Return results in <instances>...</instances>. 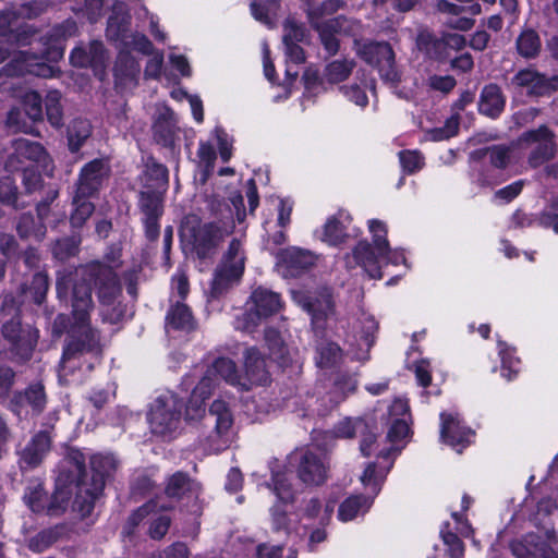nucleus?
Listing matches in <instances>:
<instances>
[{
  "label": "nucleus",
  "mask_w": 558,
  "mask_h": 558,
  "mask_svg": "<svg viewBox=\"0 0 558 558\" xmlns=\"http://www.w3.org/2000/svg\"><path fill=\"white\" fill-rule=\"evenodd\" d=\"M199 486L186 473L177 472L167 482L165 493L171 499H181L186 495L197 497Z\"/></svg>",
  "instance_id": "30"
},
{
  "label": "nucleus",
  "mask_w": 558,
  "mask_h": 558,
  "mask_svg": "<svg viewBox=\"0 0 558 558\" xmlns=\"http://www.w3.org/2000/svg\"><path fill=\"white\" fill-rule=\"evenodd\" d=\"M318 365L320 367H330L336 365L342 356L340 347L330 341H323L317 347Z\"/></svg>",
  "instance_id": "46"
},
{
  "label": "nucleus",
  "mask_w": 558,
  "mask_h": 558,
  "mask_svg": "<svg viewBox=\"0 0 558 558\" xmlns=\"http://www.w3.org/2000/svg\"><path fill=\"white\" fill-rule=\"evenodd\" d=\"M515 46L520 56L532 59L539 54L542 41L535 29L526 28L518 36Z\"/></svg>",
  "instance_id": "37"
},
{
  "label": "nucleus",
  "mask_w": 558,
  "mask_h": 558,
  "mask_svg": "<svg viewBox=\"0 0 558 558\" xmlns=\"http://www.w3.org/2000/svg\"><path fill=\"white\" fill-rule=\"evenodd\" d=\"M441 538L447 546V553L450 558H463L464 557V544L452 532H441Z\"/></svg>",
  "instance_id": "59"
},
{
  "label": "nucleus",
  "mask_w": 558,
  "mask_h": 558,
  "mask_svg": "<svg viewBox=\"0 0 558 558\" xmlns=\"http://www.w3.org/2000/svg\"><path fill=\"white\" fill-rule=\"evenodd\" d=\"M371 504L372 501L365 496H351L340 505L338 517L344 522L353 520L360 512H365Z\"/></svg>",
  "instance_id": "42"
},
{
  "label": "nucleus",
  "mask_w": 558,
  "mask_h": 558,
  "mask_svg": "<svg viewBox=\"0 0 558 558\" xmlns=\"http://www.w3.org/2000/svg\"><path fill=\"white\" fill-rule=\"evenodd\" d=\"M13 11L16 14V20H35L46 11V5L41 1L33 0L21 3L19 8Z\"/></svg>",
  "instance_id": "56"
},
{
  "label": "nucleus",
  "mask_w": 558,
  "mask_h": 558,
  "mask_svg": "<svg viewBox=\"0 0 558 558\" xmlns=\"http://www.w3.org/2000/svg\"><path fill=\"white\" fill-rule=\"evenodd\" d=\"M513 81L524 87L526 94L533 96H544L558 90V75L547 78L541 72H518Z\"/></svg>",
  "instance_id": "22"
},
{
  "label": "nucleus",
  "mask_w": 558,
  "mask_h": 558,
  "mask_svg": "<svg viewBox=\"0 0 558 558\" xmlns=\"http://www.w3.org/2000/svg\"><path fill=\"white\" fill-rule=\"evenodd\" d=\"M169 172L166 166L157 162L154 158H148L146 170L144 172V182L146 190H157L165 193L168 186Z\"/></svg>",
  "instance_id": "32"
},
{
  "label": "nucleus",
  "mask_w": 558,
  "mask_h": 558,
  "mask_svg": "<svg viewBox=\"0 0 558 558\" xmlns=\"http://www.w3.org/2000/svg\"><path fill=\"white\" fill-rule=\"evenodd\" d=\"M282 32V44L305 43L308 37L305 25L290 16L284 20Z\"/></svg>",
  "instance_id": "44"
},
{
  "label": "nucleus",
  "mask_w": 558,
  "mask_h": 558,
  "mask_svg": "<svg viewBox=\"0 0 558 558\" xmlns=\"http://www.w3.org/2000/svg\"><path fill=\"white\" fill-rule=\"evenodd\" d=\"M172 506L166 504H159L158 501L150 500L143 506L138 507L128 520V527L134 529L136 527L149 513L154 511H167L171 509Z\"/></svg>",
  "instance_id": "51"
},
{
  "label": "nucleus",
  "mask_w": 558,
  "mask_h": 558,
  "mask_svg": "<svg viewBox=\"0 0 558 558\" xmlns=\"http://www.w3.org/2000/svg\"><path fill=\"white\" fill-rule=\"evenodd\" d=\"M57 541V534L52 530H44L32 537L28 548L35 553H41L49 548Z\"/></svg>",
  "instance_id": "57"
},
{
  "label": "nucleus",
  "mask_w": 558,
  "mask_h": 558,
  "mask_svg": "<svg viewBox=\"0 0 558 558\" xmlns=\"http://www.w3.org/2000/svg\"><path fill=\"white\" fill-rule=\"evenodd\" d=\"M22 183L26 193H33L41 187V175L34 167L24 168Z\"/></svg>",
  "instance_id": "63"
},
{
  "label": "nucleus",
  "mask_w": 558,
  "mask_h": 558,
  "mask_svg": "<svg viewBox=\"0 0 558 558\" xmlns=\"http://www.w3.org/2000/svg\"><path fill=\"white\" fill-rule=\"evenodd\" d=\"M416 48L429 60L445 63L449 60L445 40L428 29H421L415 39Z\"/></svg>",
  "instance_id": "25"
},
{
  "label": "nucleus",
  "mask_w": 558,
  "mask_h": 558,
  "mask_svg": "<svg viewBox=\"0 0 558 558\" xmlns=\"http://www.w3.org/2000/svg\"><path fill=\"white\" fill-rule=\"evenodd\" d=\"M301 44L302 43L283 44L287 64L300 65L305 63L306 53Z\"/></svg>",
  "instance_id": "62"
},
{
  "label": "nucleus",
  "mask_w": 558,
  "mask_h": 558,
  "mask_svg": "<svg viewBox=\"0 0 558 558\" xmlns=\"http://www.w3.org/2000/svg\"><path fill=\"white\" fill-rule=\"evenodd\" d=\"M183 403L173 393L159 396L151 404L148 422L150 430L160 436L172 435L180 425Z\"/></svg>",
  "instance_id": "9"
},
{
  "label": "nucleus",
  "mask_w": 558,
  "mask_h": 558,
  "mask_svg": "<svg viewBox=\"0 0 558 558\" xmlns=\"http://www.w3.org/2000/svg\"><path fill=\"white\" fill-rule=\"evenodd\" d=\"M251 302L252 306L235 322V328L246 332H252L263 318L276 314L281 307L280 295L264 288L253 291Z\"/></svg>",
  "instance_id": "12"
},
{
  "label": "nucleus",
  "mask_w": 558,
  "mask_h": 558,
  "mask_svg": "<svg viewBox=\"0 0 558 558\" xmlns=\"http://www.w3.org/2000/svg\"><path fill=\"white\" fill-rule=\"evenodd\" d=\"M48 289L49 279L47 274L38 271L34 274L29 284H23L21 287V292L34 303L41 304L46 299Z\"/></svg>",
  "instance_id": "38"
},
{
  "label": "nucleus",
  "mask_w": 558,
  "mask_h": 558,
  "mask_svg": "<svg viewBox=\"0 0 558 558\" xmlns=\"http://www.w3.org/2000/svg\"><path fill=\"white\" fill-rule=\"evenodd\" d=\"M85 454L77 449L69 450L64 464L69 472L68 478L70 482H75L77 486V493H81V486L83 483H87L85 480Z\"/></svg>",
  "instance_id": "35"
},
{
  "label": "nucleus",
  "mask_w": 558,
  "mask_h": 558,
  "mask_svg": "<svg viewBox=\"0 0 558 558\" xmlns=\"http://www.w3.org/2000/svg\"><path fill=\"white\" fill-rule=\"evenodd\" d=\"M77 34V24L73 19H66L53 25L40 37V52L21 51L22 59L29 65L38 66V70H60L52 63L63 58L65 41Z\"/></svg>",
  "instance_id": "6"
},
{
  "label": "nucleus",
  "mask_w": 558,
  "mask_h": 558,
  "mask_svg": "<svg viewBox=\"0 0 558 558\" xmlns=\"http://www.w3.org/2000/svg\"><path fill=\"white\" fill-rule=\"evenodd\" d=\"M92 134V125L86 119H74L68 128L69 148L76 153Z\"/></svg>",
  "instance_id": "39"
},
{
  "label": "nucleus",
  "mask_w": 558,
  "mask_h": 558,
  "mask_svg": "<svg viewBox=\"0 0 558 558\" xmlns=\"http://www.w3.org/2000/svg\"><path fill=\"white\" fill-rule=\"evenodd\" d=\"M71 498V493L63 488H58L49 498L45 512L49 515H59L65 511Z\"/></svg>",
  "instance_id": "54"
},
{
  "label": "nucleus",
  "mask_w": 558,
  "mask_h": 558,
  "mask_svg": "<svg viewBox=\"0 0 558 558\" xmlns=\"http://www.w3.org/2000/svg\"><path fill=\"white\" fill-rule=\"evenodd\" d=\"M215 373L221 378H223L227 383L233 386H240L241 388H247L246 383H242V378L238 375L235 363L227 357H219L214 363L213 366L207 371L205 376L210 377V375Z\"/></svg>",
  "instance_id": "36"
},
{
  "label": "nucleus",
  "mask_w": 558,
  "mask_h": 558,
  "mask_svg": "<svg viewBox=\"0 0 558 558\" xmlns=\"http://www.w3.org/2000/svg\"><path fill=\"white\" fill-rule=\"evenodd\" d=\"M440 437L444 442L454 448L459 453L470 444L473 432L463 426L457 413L440 414Z\"/></svg>",
  "instance_id": "18"
},
{
  "label": "nucleus",
  "mask_w": 558,
  "mask_h": 558,
  "mask_svg": "<svg viewBox=\"0 0 558 558\" xmlns=\"http://www.w3.org/2000/svg\"><path fill=\"white\" fill-rule=\"evenodd\" d=\"M13 148L14 154L9 160L10 166H12L14 158H16L19 160L26 159L47 167L48 155L41 144L21 137L13 141Z\"/></svg>",
  "instance_id": "28"
},
{
  "label": "nucleus",
  "mask_w": 558,
  "mask_h": 558,
  "mask_svg": "<svg viewBox=\"0 0 558 558\" xmlns=\"http://www.w3.org/2000/svg\"><path fill=\"white\" fill-rule=\"evenodd\" d=\"M381 262V256L378 255L375 244L371 245L366 241H361L353 250L352 255L347 256L348 268L360 265L373 279L383 277L380 271Z\"/></svg>",
  "instance_id": "19"
},
{
  "label": "nucleus",
  "mask_w": 558,
  "mask_h": 558,
  "mask_svg": "<svg viewBox=\"0 0 558 558\" xmlns=\"http://www.w3.org/2000/svg\"><path fill=\"white\" fill-rule=\"evenodd\" d=\"M279 263L290 276H299L302 271L314 265V255L298 247L282 250L279 255Z\"/></svg>",
  "instance_id": "26"
},
{
  "label": "nucleus",
  "mask_w": 558,
  "mask_h": 558,
  "mask_svg": "<svg viewBox=\"0 0 558 558\" xmlns=\"http://www.w3.org/2000/svg\"><path fill=\"white\" fill-rule=\"evenodd\" d=\"M314 27L326 53V58L335 57L340 50L337 37H348L353 41L356 56L373 70H393L396 52L386 40H364L365 25L361 20L344 14L332 16L329 21L315 23Z\"/></svg>",
  "instance_id": "2"
},
{
  "label": "nucleus",
  "mask_w": 558,
  "mask_h": 558,
  "mask_svg": "<svg viewBox=\"0 0 558 558\" xmlns=\"http://www.w3.org/2000/svg\"><path fill=\"white\" fill-rule=\"evenodd\" d=\"M153 129L154 138L158 144L165 147H172L174 145L178 128L172 110L163 108L159 111Z\"/></svg>",
  "instance_id": "27"
},
{
  "label": "nucleus",
  "mask_w": 558,
  "mask_h": 558,
  "mask_svg": "<svg viewBox=\"0 0 558 558\" xmlns=\"http://www.w3.org/2000/svg\"><path fill=\"white\" fill-rule=\"evenodd\" d=\"M504 106L505 100L497 85L490 84L484 87L478 102V110L481 113L490 118H496L504 110Z\"/></svg>",
  "instance_id": "31"
},
{
  "label": "nucleus",
  "mask_w": 558,
  "mask_h": 558,
  "mask_svg": "<svg viewBox=\"0 0 558 558\" xmlns=\"http://www.w3.org/2000/svg\"><path fill=\"white\" fill-rule=\"evenodd\" d=\"M163 192L157 190H144L140 193L138 207L144 215L146 238L156 241L159 236V218L162 215Z\"/></svg>",
  "instance_id": "17"
},
{
  "label": "nucleus",
  "mask_w": 558,
  "mask_h": 558,
  "mask_svg": "<svg viewBox=\"0 0 558 558\" xmlns=\"http://www.w3.org/2000/svg\"><path fill=\"white\" fill-rule=\"evenodd\" d=\"M498 348L499 355L501 357L502 376L507 380H512L519 372L517 366L520 361L513 356V350L510 349L505 342L498 341Z\"/></svg>",
  "instance_id": "48"
},
{
  "label": "nucleus",
  "mask_w": 558,
  "mask_h": 558,
  "mask_svg": "<svg viewBox=\"0 0 558 558\" xmlns=\"http://www.w3.org/2000/svg\"><path fill=\"white\" fill-rule=\"evenodd\" d=\"M2 335L8 340L9 350L15 361H27L31 359L37 343L38 330L31 326L21 327L20 320L11 319L2 326Z\"/></svg>",
  "instance_id": "13"
},
{
  "label": "nucleus",
  "mask_w": 558,
  "mask_h": 558,
  "mask_svg": "<svg viewBox=\"0 0 558 558\" xmlns=\"http://www.w3.org/2000/svg\"><path fill=\"white\" fill-rule=\"evenodd\" d=\"M80 239L76 236H69L57 240L52 246V254L60 260H65L78 252Z\"/></svg>",
  "instance_id": "53"
},
{
  "label": "nucleus",
  "mask_w": 558,
  "mask_h": 558,
  "mask_svg": "<svg viewBox=\"0 0 558 558\" xmlns=\"http://www.w3.org/2000/svg\"><path fill=\"white\" fill-rule=\"evenodd\" d=\"M109 51L99 39L88 44L80 43L70 53V62L74 68L90 70H107Z\"/></svg>",
  "instance_id": "15"
},
{
  "label": "nucleus",
  "mask_w": 558,
  "mask_h": 558,
  "mask_svg": "<svg viewBox=\"0 0 558 558\" xmlns=\"http://www.w3.org/2000/svg\"><path fill=\"white\" fill-rule=\"evenodd\" d=\"M167 328H173L175 330L192 331L195 328V322L190 308L178 302L169 310L166 317Z\"/></svg>",
  "instance_id": "33"
},
{
  "label": "nucleus",
  "mask_w": 558,
  "mask_h": 558,
  "mask_svg": "<svg viewBox=\"0 0 558 558\" xmlns=\"http://www.w3.org/2000/svg\"><path fill=\"white\" fill-rule=\"evenodd\" d=\"M265 75L272 87L282 89V93L278 94L276 98L288 97L298 78V72H265Z\"/></svg>",
  "instance_id": "47"
},
{
  "label": "nucleus",
  "mask_w": 558,
  "mask_h": 558,
  "mask_svg": "<svg viewBox=\"0 0 558 558\" xmlns=\"http://www.w3.org/2000/svg\"><path fill=\"white\" fill-rule=\"evenodd\" d=\"M350 221V216L342 211L330 217L324 225L323 241L330 245L343 243L349 236L347 229Z\"/></svg>",
  "instance_id": "29"
},
{
  "label": "nucleus",
  "mask_w": 558,
  "mask_h": 558,
  "mask_svg": "<svg viewBox=\"0 0 558 558\" xmlns=\"http://www.w3.org/2000/svg\"><path fill=\"white\" fill-rule=\"evenodd\" d=\"M521 148L529 149L527 162L532 168H537L550 159L557 153L554 132L546 125L523 132L518 138Z\"/></svg>",
  "instance_id": "11"
},
{
  "label": "nucleus",
  "mask_w": 558,
  "mask_h": 558,
  "mask_svg": "<svg viewBox=\"0 0 558 558\" xmlns=\"http://www.w3.org/2000/svg\"><path fill=\"white\" fill-rule=\"evenodd\" d=\"M82 270L86 277L94 281L102 322L120 323L125 316L126 306L120 300L122 288L118 274L98 260L86 264Z\"/></svg>",
  "instance_id": "5"
},
{
  "label": "nucleus",
  "mask_w": 558,
  "mask_h": 558,
  "mask_svg": "<svg viewBox=\"0 0 558 558\" xmlns=\"http://www.w3.org/2000/svg\"><path fill=\"white\" fill-rule=\"evenodd\" d=\"M13 401L17 404H28L35 413H41L47 404L45 387L41 383L29 385L24 392L15 395Z\"/></svg>",
  "instance_id": "34"
},
{
  "label": "nucleus",
  "mask_w": 558,
  "mask_h": 558,
  "mask_svg": "<svg viewBox=\"0 0 558 558\" xmlns=\"http://www.w3.org/2000/svg\"><path fill=\"white\" fill-rule=\"evenodd\" d=\"M131 16L129 14H120L118 12H113L108 17L107 35L114 40L122 39L129 32Z\"/></svg>",
  "instance_id": "45"
},
{
  "label": "nucleus",
  "mask_w": 558,
  "mask_h": 558,
  "mask_svg": "<svg viewBox=\"0 0 558 558\" xmlns=\"http://www.w3.org/2000/svg\"><path fill=\"white\" fill-rule=\"evenodd\" d=\"M25 114L34 122L43 120L41 97L38 93L29 90L22 97Z\"/></svg>",
  "instance_id": "52"
},
{
  "label": "nucleus",
  "mask_w": 558,
  "mask_h": 558,
  "mask_svg": "<svg viewBox=\"0 0 558 558\" xmlns=\"http://www.w3.org/2000/svg\"><path fill=\"white\" fill-rule=\"evenodd\" d=\"M475 154L480 157L487 156L489 158V162L499 169L506 168L510 160V148L504 145H494L485 149L477 150Z\"/></svg>",
  "instance_id": "50"
},
{
  "label": "nucleus",
  "mask_w": 558,
  "mask_h": 558,
  "mask_svg": "<svg viewBox=\"0 0 558 558\" xmlns=\"http://www.w3.org/2000/svg\"><path fill=\"white\" fill-rule=\"evenodd\" d=\"M16 231L23 239L31 235L41 238L45 234V227L37 222L32 214H22L16 223Z\"/></svg>",
  "instance_id": "49"
},
{
  "label": "nucleus",
  "mask_w": 558,
  "mask_h": 558,
  "mask_svg": "<svg viewBox=\"0 0 558 558\" xmlns=\"http://www.w3.org/2000/svg\"><path fill=\"white\" fill-rule=\"evenodd\" d=\"M45 106L49 123L53 128H61L63 125V109L61 106V94L58 90L49 92L46 96Z\"/></svg>",
  "instance_id": "43"
},
{
  "label": "nucleus",
  "mask_w": 558,
  "mask_h": 558,
  "mask_svg": "<svg viewBox=\"0 0 558 558\" xmlns=\"http://www.w3.org/2000/svg\"><path fill=\"white\" fill-rule=\"evenodd\" d=\"M90 482L82 484L81 493L76 494L73 504L82 517L90 514L96 499L102 494L106 478L117 470L118 461L112 454H95L90 458Z\"/></svg>",
  "instance_id": "7"
},
{
  "label": "nucleus",
  "mask_w": 558,
  "mask_h": 558,
  "mask_svg": "<svg viewBox=\"0 0 558 558\" xmlns=\"http://www.w3.org/2000/svg\"><path fill=\"white\" fill-rule=\"evenodd\" d=\"M213 379L204 376L192 392L186 405L185 418L189 421L204 417L205 425H213L214 429L205 439V448L210 452H220L229 447L232 440L233 418L227 403L215 400L205 414L204 400L211 393Z\"/></svg>",
  "instance_id": "3"
},
{
  "label": "nucleus",
  "mask_w": 558,
  "mask_h": 558,
  "mask_svg": "<svg viewBox=\"0 0 558 558\" xmlns=\"http://www.w3.org/2000/svg\"><path fill=\"white\" fill-rule=\"evenodd\" d=\"M51 437L47 430L35 434L20 452V465L22 469L38 466L50 450Z\"/></svg>",
  "instance_id": "21"
},
{
  "label": "nucleus",
  "mask_w": 558,
  "mask_h": 558,
  "mask_svg": "<svg viewBox=\"0 0 558 558\" xmlns=\"http://www.w3.org/2000/svg\"><path fill=\"white\" fill-rule=\"evenodd\" d=\"M459 130V117L452 116L447 119L445 125L442 128L434 129L430 132L432 138L434 141H444L448 140L457 134Z\"/></svg>",
  "instance_id": "60"
},
{
  "label": "nucleus",
  "mask_w": 558,
  "mask_h": 558,
  "mask_svg": "<svg viewBox=\"0 0 558 558\" xmlns=\"http://www.w3.org/2000/svg\"><path fill=\"white\" fill-rule=\"evenodd\" d=\"M270 375L266 361L257 348H248L244 352V378L242 383L247 384L248 390L252 386H263L269 383Z\"/></svg>",
  "instance_id": "20"
},
{
  "label": "nucleus",
  "mask_w": 558,
  "mask_h": 558,
  "mask_svg": "<svg viewBox=\"0 0 558 558\" xmlns=\"http://www.w3.org/2000/svg\"><path fill=\"white\" fill-rule=\"evenodd\" d=\"M399 157L403 169L409 173L420 170L424 165L423 156L415 150L401 151Z\"/></svg>",
  "instance_id": "61"
},
{
  "label": "nucleus",
  "mask_w": 558,
  "mask_h": 558,
  "mask_svg": "<svg viewBox=\"0 0 558 558\" xmlns=\"http://www.w3.org/2000/svg\"><path fill=\"white\" fill-rule=\"evenodd\" d=\"M377 330V323L372 317H366L363 320V328L359 337L360 345L362 348H365L366 351L369 350V348L374 343V335Z\"/></svg>",
  "instance_id": "64"
},
{
  "label": "nucleus",
  "mask_w": 558,
  "mask_h": 558,
  "mask_svg": "<svg viewBox=\"0 0 558 558\" xmlns=\"http://www.w3.org/2000/svg\"><path fill=\"white\" fill-rule=\"evenodd\" d=\"M72 288V315L74 330L63 349L60 363V377L68 376L69 372L84 364L88 371L100 361L102 349L98 332L89 325V314L94 308L92 289L82 279H74L72 272L58 274L56 289L59 300L65 299L68 290Z\"/></svg>",
  "instance_id": "1"
},
{
  "label": "nucleus",
  "mask_w": 558,
  "mask_h": 558,
  "mask_svg": "<svg viewBox=\"0 0 558 558\" xmlns=\"http://www.w3.org/2000/svg\"><path fill=\"white\" fill-rule=\"evenodd\" d=\"M110 174L111 167L108 160L94 159L81 169L75 192L78 196L95 197L108 182Z\"/></svg>",
  "instance_id": "14"
},
{
  "label": "nucleus",
  "mask_w": 558,
  "mask_h": 558,
  "mask_svg": "<svg viewBox=\"0 0 558 558\" xmlns=\"http://www.w3.org/2000/svg\"><path fill=\"white\" fill-rule=\"evenodd\" d=\"M216 221L196 223V218H189L183 227V235L192 240L193 248L199 258L213 256L220 243L233 231L231 209L222 201L213 198L208 202Z\"/></svg>",
  "instance_id": "4"
},
{
  "label": "nucleus",
  "mask_w": 558,
  "mask_h": 558,
  "mask_svg": "<svg viewBox=\"0 0 558 558\" xmlns=\"http://www.w3.org/2000/svg\"><path fill=\"white\" fill-rule=\"evenodd\" d=\"M245 257L240 240L232 239L221 263L214 272L210 295L219 298L238 283L244 272Z\"/></svg>",
  "instance_id": "8"
},
{
  "label": "nucleus",
  "mask_w": 558,
  "mask_h": 558,
  "mask_svg": "<svg viewBox=\"0 0 558 558\" xmlns=\"http://www.w3.org/2000/svg\"><path fill=\"white\" fill-rule=\"evenodd\" d=\"M302 1L303 11L305 12L307 22L314 32H316V28L314 27L315 23L319 24L329 21L331 17H325L336 14L338 11L343 10L347 7V2L344 0H323L320 2H317V0Z\"/></svg>",
  "instance_id": "24"
},
{
  "label": "nucleus",
  "mask_w": 558,
  "mask_h": 558,
  "mask_svg": "<svg viewBox=\"0 0 558 558\" xmlns=\"http://www.w3.org/2000/svg\"><path fill=\"white\" fill-rule=\"evenodd\" d=\"M274 492L278 498L284 502L292 501L294 499V492L291 484L288 482L284 473H276L272 475Z\"/></svg>",
  "instance_id": "55"
},
{
  "label": "nucleus",
  "mask_w": 558,
  "mask_h": 558,
  "mask_svg": "<svg viewBox=\"0 0 558 558\" xmlns=\"http://www.w3.org/2000/svg\"><path fill=\"white\" fill-rule=\"evenodd\" d=\"M89 198V196H78V193L74 192L72 198L74 209L70 217V221L73 227H82L94 213L95 205L88 201Z\"/></svg>",
  "instance_id": "41"
},
{
  "label": "nucleus",
  "mask_w": 558,
  "mask_h": 558,
  "mask_svg": "<svg viewBox=\"0 0 558 558\" xmlns=\"http://www.w3.org/2000/svg\"><path fill=\"white\" fill-rule=\"evenodd\" d=\"M289 461L295 469L299 480L305 485L319 486L328 478L329 462L325 456L311 448L293 451Z\"/></svg>",
  "instance_id": "10"
},
{
  "label": "nucleus",
  "mask_w": 558,
  "mask_h": 558,
  "mask_svg": "<svg viewBox=\"0 0 558 558\" xmlns=\"http://www.w3.org/2000/svg\"><path fill=\"white\" fill-rule=\"evenodd\" d=\"M23 498L33 512H45L48 496L38 478L29 481Z\"/></svg>",
  "instance_id": "40"
},
{
  "label": "nucleus",
  "mask_w": 558,
  "mask_h": 558,
  "mask_svg": "<svg viewBox=\"0 0 558 558\" xmlns=\"http://www.w3.org/2000/svg\"><path fill=\"white\" fill-rule=\"evenodd\" d=\"M16 23V14L13 10L0 11V41L22 47L31 45L38 28L27 23L19 25Z\"/></svg>",
  "instance_id": "16"
},
{
  "label": "nucleus",
  "mask_w": 558,
  "mask_h": 558,
  "mask_svg": "<svg viewBox=\"0 0 558 558\" xmlns=\"http://www.w3.org/2000/svg\"><path fill=\"white\" fill-rule=\"evenodd\" d=\"M368 229L373 234V242L378 255L381 256L383 262L398 265L405 262L403 252L399 250H391L387 240L386 223L378 219H372L368 222Z\"/></svg>",
  "instance_id": "23"
},
{
  "label": "nucleus",
  "mask_w": 558,
  "mask_h": 558,
  "mask_svg": "<svg viewBox=\"0 0 558 558\" xmlns=\"http://www.w3.org/2000/svg\"><path fill=\"white\" fill-rule=\"evenodd\" d=\"M17 201V187L14 180L7 175L0 179V202L15 206Z\"/></svg>",
  "instance_id": "58"
}]
</instances>
